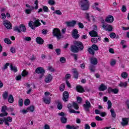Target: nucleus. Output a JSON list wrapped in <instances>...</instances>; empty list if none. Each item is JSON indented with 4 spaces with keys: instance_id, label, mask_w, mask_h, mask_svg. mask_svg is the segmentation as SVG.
<instances>
[{
    "instance_id": "f257e3e1",
    "label": "nucleus",
    "mask_w": 129,
    "mask_h": 129,
    "mask_svg": "<svg viewBox=\"0 0 129 129\" xmlns=\"http://www.w3.org/2000/svg\"><path fill=\"white\" fill-rule=\"evenodd\" d=\"M74 45L71 46V51L73 53H78L79 51L83 50L84 47L82 42L74 41Z\"/></svg>"
},
{
    "instance_id": "f03ea898",
    "label": "nucleus",
    "mask_w": 129,
    "mask_h": 129,
    "mask_svg": "<svg viewBox=\"0 0 129 129\" xmlns=\"http://www.w3.org/2000/svg\"><path fill=\"white\" fill-rule=\"evenodd\" d=\"M52 35L53 37H56L57 40L63 39L64 36L61 34V31L58 28H54L52 31Z\"/></svg>"
},
{
    "instance_id": "7ed1b4c3",
    "label": "nucleus",
    "mask_w": 129,
    "mask_h": 129,
    "mask_svg": "<svg viewBox=\"0 0 129 129\" xmlns=\"http://www.w3.org/2000/svg\"><path fill=\"white\" fill-rule=\"evenodd\" d=\"M28 25L32 30H36V28L40 27L41 23H40V20L37 19L35 20L34 22H33V21H30Z\"/></svg>"
},
{
    "instance_id": "20e7f679",
    "label": "nucleus",
    "mask_w": 129,
    "mask_h": 129,
    "mask_svg": "<svg viewBox=\"0 0 129 129\" xmlns=\"http://www.w3.org/2000/svg\"><path fill=\"white\" fill-rule=\"evenodd\" d=\"M13 30L15 32H18V33H26L27 32V28L24 24H21L19 26L14 27Z\"/></svg>"
},
{
    "instance_id": "39448f33",
    "label": "nucleus",
    "mask_w": 129,
    "mask_h": 129,
    "mask_svg": "<svg viewBox=\"0 0 129 129\" xmlns=\"http://www.w3.org/2000/svg\"><path fill=\"white\" fill-rule=\"evenodd\" d=\"M34 5H36L35 7L31 6L30 9H26L25 10V13L29 15L32 13L33 10H38V9H39V1L36 0L34 2Z\"/></svg>"
},
{
    "instance_id": "423d86ee",
    "label": "nucleus",
    "mask_w": 129,
    "mask_h": 129,
    "mask_svg": "<svg viewBox=\"0 0 129 129\" xmlns=\"http://www.w3.org/2000/svg\"><path fill=\"white\" fill-rule=\"evenodd\" d=\"M89 8L88 0H82L81 1V9L82 11H86L88 10Z\"/></svg>"
},
{
    "instance_id": "0eeeda50",
    "label": "nucleus",
    "mask_w": 129,
    "mask_h": 129,
    "mask_svg": "<svg viewBox=\"0 0 129 129\" xmlns=\"http://www.w3.org/2000/svg\"><path fill=\"white\" fill-rule=\"evenodd\" d=\"M6 110H8V107L7 106H2L1 110L2 113L0 114V117H3L4 116H8L9 113L6 111Z\"/></svg>"
},
{
    "instance_id": "6e6552de",
    "label": "nucleus",
    "mask_w": 129,
    "mask_h": 129,
    "mask_svg": "<svg viewBox=\"0 0 129 129\" xmlns=\"http://www.w3.org/2000/svg\"><path fill=\"white\" fill-rule=\"evenodd\" d=\"M83 107L85 111H89V108L91 107V104L88 100H86L85 103L83 105Z\"/></svg>"
},
{
    "instance_id": "1a4fd4ad",
    "label": "nucleus",
    "mask_w": 129,
    "mask_h": 129,
    "mask_svg": "<svg viewBox=\"0 0 129 129\" xmlns=\"http://www.w3.org/2000/svg\"><path fill=\"white\" fill-rule=\"evenodd\" d=\"M102 27L105 31H108V32H111L112 31V26L109 25H105L104 23H103Z\"/></svg>"
},
{
    "instance_id": "9d476101",
    "label": "nucleus",
    "mask_w": 129,
    "mask_h": 129,
    "mask_svg": "<svg viewBox=\"0 0 129 129\" xmlns=\"http://www.w3.org/2000/svg\"><path fill=\"white\" fill-rule=\"evenodd\" d=\"M74 107L75 109H76V110H78L79 109V107L78 106V104H77L76 102H74L73 103V105H71V104H69L68 105V108L69 109V111L72 109V107Z\"/></svg>"
},
{
    "instance_id": "9b49d317",
    "label": "nucleus",
    "mask_w": 129,
    "mask_h": 129,
    "mask_svg": "<svg viewBox=\"0 0 129 129\" xmlns=\"http://www.w3.org/2000/svg\"><path fill=\"white\" fill-rule=\"evenodd\" d=\"M3 25L8 29V30H11L12 28H13V26H12V24H11V22L8 20H5L3 22Z\"/></svg>"
},
{
    "instance_id": "f8f14e48",
    "label": "nucleus",
    "mask_w": 129,
    "mask_h": 129,
    "mask_svg": "<svg viewBox=\"0 0 129 129\" xmlns=\"http://www.w3.org/2000/svg\"><path fill=\"white\" fill-rule=\"evenodd\" d=\"M72 35L74 39H78L80 35L78 34V30L77 29H74L72 31Z\"/></svg>"
},
{
    "instance_id": "ddd939ff",
    "label": "nucleus",
    "mask_w": 129,
    "mask_h": 129,
    "mask_svg": "<svg viewBox=\"0 0 129 129\" xmlns=\"http://www.w3.org/2000/svg\"><path fill=\"white\" fill-rule=\"evenodd\" d=\"M4 122L6 125H10V123L9 122H12L13 121V118L11 116H8L7 118H4Z\"/></svg>"
},
{
    "instance_id": "4468645a",
    "label": "nucleus",
    "mask_w": 129,
    "mask_h": 129,
    "mask_svg": "<svg viewBox=\"0 0 129 129\" xmlns=\"http://www.w3.org/2000/svg\"><path fill=\"white\" fill-rule=\"evenodd\" d=\"M53 79V77H52V75L50 74H49L47 76H46L44 81L46 83H50L51 81H52V80Z\"/></svg>"
},
{
    "instance_id": "2eb2a0df",
    "label": "nucleus",
    "mask_w": 129,
    "mask_h": 129,
    "mask_svg": "<svg viewBox=\"0 0 129 129\" xmlns=\"http://www.w3.org/2000/svg\"><path fill=\"white\" fill-rule=\"evenodd\" d=\"M69 98V93L67 91H64L63 93V98L62 99L63 101L66 102V101H68V99Z\"/></svg>"
},
{
    "instance_id": "dca6fc26",
    "label": "nucleus",
    "mask_w": 129,
    "mask_h": 129,
    "mask_svg": "<svg viewBox=\"0 0 129 129\" xmlns=\"http://www.w3.org/2000/svg\"><path fill=\"white\" fill-rule=\"evenodd\" d=\"M129 118H122L121 124L122 126L127 125L128 124Z\"/></svg>"
},
{
    "instance_id": "f3484780",
    "label": "nucleus",
    "mask_w": 129,
    "mask_h": 129,
    "mask_svg": "<svg viewBox=\"0 0 129 129\" xmlns=\"http://www.w3.org/2000/svg\"><path fill=\"white\" fill-rule=\"evenodd\" d=\"M36 73L37 74H44L45 73V70L42 67H39L35 70Z\"/></svg>"
},
{
    "instance_id": "a211bd4d",
    "label": "nucleus",
    "mask_w": 129,
    "mask_h": 129,
    "mask_svg": "<svg viewBox=\"0 0 129 129\" xmlns=\"http://www.w3.org/2000/svg\"><path fill=\"white\" fill-rule=\"evenodd\" d=\"M114 20V19L113 18V16H112L111 15H109L106 18L105 21L107 23H112V22H113Z\"/></svg>"
},
{
    "instance_id": "6ab92c4d",
    "label": "nucleus",
    "mask_w": 129,
    "mask_h": 129,
    "mask_svg": "<svg viewBox=\"0 0 129 129\" xmlns=\"http://www.w3.org/2000/svg\"><path fill=\"white\" fill-rule=\"evenodd\" d=\"M43 100L44 103H45L46 104H50L51 102V97H44L43 98Z\"/></svg>"
},
{
    "instance_id": "aec40b11",
    "label": "nucleus",
    "mask_w": 129,
    "mask_h": 129,
    "mask_svg": "<svg viewBox=\"0 0 129 129\" xmlns=\"http://www.w3.org/2000/svg\"><path fill=\"white\" fill-rule=\"evenodd\" d=\"M66 24L67 27H74L76 24V21L73 20L71 22H66Z\"/></svg>"
},
{
    "instance_id": "412c9836",
    "label": "nucleus",
    "mask_w": 129,
    "mask_h": 129,
    "mask_svg": "<svg viewBox=\"0 0 129 129\" xmlns=\"http://www.w3.org/2000/svg\"><path fill=\"white\" fill-rule=\"evenodd\" d=\"M107 89V86L104 85V84H101L99 87V91H104Z\"/></svg>"
},
{
    "instance_id": "4be33fe9",
    "label": "nucleus",
    "mask_w": 129,
    "mask_h": 129,
    "mask_svg": "<svg viewBox=\"0 0 129 129\" xmlns=\"http://www.w3.org/2000/svg\"><path fill=\"white\" fill-rule=\"evenodd\" d=\"M77 91L78 92H80V93H83V92H85L84 89L81 86H77L76 87Z\"/></svg>"
},
{
    "instance_id": "5701e85b",
    "label": "nucleus",
    "mask_w": 129,
    "mask_h": 129,
    "mask_svg": "<svg viewBox=\"0 0 129 129\" xmlns=\"http://www.w3.org/2000/svg\"><path fill=\"white\" fill-rule=\"evenodd\" d=\"M90 36H91V37H98V35L97 34V32L94 30H92L91 31H90L89 33Z\"/></svg>"
},
{
    "instance_id": "b1692460",
    "label": "nucleus",
    "mask_w": 129,
    "mask_h": 129,
    "mask_svg": "<svg viewBox=\"0 0 129 129\" xmlns=\"http://www.w3.org/2000/svg\"><path fill=\"white\" fill-rule=\"evenodd\" d=\"M36 41L37 43L39 44V45H43L44 43V40H43V39H42L41 37H37Z\"/></svg>"
},
{
    "instance_id": "393cba45",
    "label": "nucleus",
    "mask_w": 129,
    "mask_h": 129,
    "mask_svg": "<svg viewBox=\"0 0 129 129\" xmlns=\"http://www.w3.org/2000/svg\"><path fill=\"white\" fill-rule=\"evenodd\" d=\"M67 129H78L79 128V126H74V125H70L69 124L67 125L66 126Z\"/></svg>"
},
{
    "instance_id": "a878e982",
    "label": "nucleus",
    "mask_w": 129,
    "mask_h": 129,
    "mask_svg": "<svg viewBox=\"0 0 129 129\" xmlns=\"http://www.w3.org/2000/svg\"><path fill=\"white\" fill-rule=\"evenodd\" d=\"M10 68L12 71H14V72H18V69L17 67L13 66V64H11L10 66Z\"/></svg>"
},
{
    "instance_id": "bb28decb",
    "label": "nucleus",
    "mask_w": 129,
    "mask_h": 129,
    "mask_svg": "<svg viewBox=\"0 0 129 129\" xmlns=\"http://www.w3.org/2000/svg\"><path fill=\"white\" fill-rule=\"evenodd\" d=\"M91 63L93 65H96L98 63L97 59H96V58H91Z\"/></svg>"
},
{
    "instance_id": "cd10ccee",
    "label": "nucleus",
    "mask_w": 129,
    "mask_h": 129,
    "mask_svg": "<svg viewBox=\"0 0 129 129\" xmlns=\"http://www.w3.org/2000/svg\"><path fill=\"white\" fill-rule=\"evenodd\" d=\"M2 96L3 97V99L6 100V99H8V97L9 96V92L5 91L4 92V93L2 95Z\"/></svg>"
},
{
    "instance_id": "c85d7f7f",
    "label": "nucleus",
    "mask_w": 129,
    "mask_h": 129,
    "mask_svg": "<svg viewBox=\"0 0 129 129\" xmlns=\"http://www.w3.org/2000/svg\"><path fill=\"white\" fill-rule=\"evenodd\" d=\"M8 102L13 103L14 102V97L12 95H10L8 98Z\"/></svg>"
},
{
    "instance_id": "c756f323",
    "label": "nucleus",
    "mask_w": 129,
    "mask_h": 129,
    "mask_svg": "<svg viewBox=\"0 0 129 129\" xmlns=\"http://www.w3.org/2000/svg\"><path fill=\"white\" fill-rule=\"evenodd\" d=\"M73 73L74 74V78H75L76 79H78V72H77V71L76 70H74V71H73Z\"/></svg>"
},
{
    "instance_id": "7c9ffc66",
    "label": "nucleus",
    "mask_w": 129,
    "mask_h": 129,
    "mask_svg": "<svg viewBox=\"0 0 129 129\" xmlns=\"http://www.w3.org/2000/svg\"><path fill=\"white\" fill-rule=\"evenodd\" d=\"M118 85L120 86V87H126L127 85V83H126V82H125L124 83L120 82Z\"/></svg>"
},
{
    "instance_id": "2f4dec72",
    "label": "nucleus",
    "mask_w": 129,
    "mask_h": 129,
    "mask_svg": "<svg viewBox=\"0 0 129 129\" xmlns=\"http://www.w3.org/2000/svg\"><path fill=\"white\" fill-rule=\"evenodd\" d=\"M60 121L62 123H66L67 122V118L65 116H61L60 118Z\"/></svg>"
},
{
    "instance_id": "473e14b6",
    "label": "nucleus",
    "mask_w": 129,
    "mask_h": 129,
    "mask_svg": "<svg viewBox=\"0 0 129 129\" xmlns=\"http://www.w3.org/2000/svg\"><path fill=\"white\" fill-rule=\"evenodd\" d=\"M27 110L33 112L35 110V106L33 105L30 106V107L27 108Z\"/></svg>"
},
{
    "instance_id": "72a5a7b5",
    "label": "nucleus",
    "mask_w": 129,
    "mask_h": 129,
    "mask_svg": "<svg viewBox=\"0 0 129 129\" xmlns=\"http://www.w3.org/2000/svg\"><path fill=\"white\" fill-rule=\"evenodd\" d=\"M98 40H100L99 38H96L94 37V38H92L91 39V41L92 42V43L93 44H95V43H97V42H98Z\"/></svg>"
},
{
    "instance_id": "f704fd0d",
    "label": "nucleus",
    "mask_w": 129,
    "mask_h": 129,
    "mask_svg": "<svg viewBox=\"0 0 129 129\" xmlns=\"http://www.w3.org/2000/svg\"><path fill=\"white\" fill-rule=\"evenodd\" d=\"M110 112H111V114L112 116V117H114V118H115L116 116V114H115V112H114V109H111L110 110Z\"/></svg>"
},
{
    "instance_id": "c9c22d12",
    "label": "nucleus",
    "mask_w": 129,
    "mask_h": 129,
    "mask_svg": "<svg viewBox=\"0 0 129 129\" xmlns=\"http://www.w3.org/2000/svg\"><path fill=\"white\" fill-rule=\"evenodd\" d=\"M48 4L50 6H54L56 3L55 2V1L54 0H48Z\"/></svg>"
},
{
    "instance_id": "e433bc0d",
    "label": "nucleus",
    "mask_w": 129,
    "mask_h": 129,
    "mask_svg": "<svg viewBox=\"0 0 129 129\" xmlns=\"http://www.w3.org/2000/svg\"><path fill=\"white\" fill-rule=\"evenodd\" d=\"M116 64V60L115 59H111L110 62V64L111 66H114Z\"/></svg>"
},
{
    "instance_id": "4c0bfd02",
    "label": "nucleus",
    "mask_w": 129,
    "mask_h": 129,
    "mask_svg": "<svg viewBox=\"0 0 129 129\" xmlns=\"http://www.w3.org/2000/svg\"><path fill=\"white\" fill-rule=\"evenodd\" d=\"M28 74L29 73H28V72H27V71H26L25 70H24L22 73V76H23V77H26V76H27V75H28Z\"/></svg>"
},
{
    "instance_id": "58836bf2",
    "label": "nucleus",
    "mask_w": 129,
    "mask_h": 129,
    "mask_svg": "<svg viewBox=\"0 0 129 129\" xmlns=\"http://www.w3.org/2000/svg\"><path fill=\"white\" fill-rule=\"evenodd\" d=\"M65 89V84H62L59 87V90L60 91H64Z\"/></svg>"
},
{
    "instance_id": "ea45409f",
    "label": "nucleus",
    "mask_w": 129,
    "mask_h": 129,
    "mask_svg": "<svg viewBox=\"0 0 129 129\" xmlns=\"http://www.w3.org/2000/svg\"><path fill=\"white\" fill-rule=\"evenodd\" d=\"M128 74L126 72H123L121 73V76L122 78H124V79H125L126 77H127Z\"/></svg>"
},
{
    "instance_id": "a19ab883",
    "label": "nucleus",
    "mask_w": 129,
    "mask_h": 129,
    "mask_svg": "<svg viewBox=\"0 0 129 129\" xmlns=\"http://www.w3.org/2000/svg\"><path fill=\"white\" fill-rule=\"evenodd\" d=\"M88 52L90 53V54H92V55H94L95 54L94 50L92 47L88 48Z\"/></svg>"
},
{
    "instance_id": "79ce46f5",
    "label": "nucleus",
    "mask_w": 129,
    "mask_h": 129,
    "mask_svg": "<svg viewBox=\"0 0 129 129\" xmlns=\"http://www.w3.org/2000/svg\"><path fill=\"white\" fill-rule=\"evenodd\" d=\"M91 47L93 50H94V51H98V46H97V45L93 44Z\"/></svg>"
},
{
    "instance_id": "37998d69",
    "label": "nucleus",
    "mask_w": 129,
    "mask_h": 129,
    "mask_svg": "<svg viewBox=\"0 0 129 129\" xmlns=\"http://www.w3.org/2000/svg\"><path fill=\"white\" fill-rule=\"evenodd\" d=\"M30 102H31V101H30L29 99H26L24 101V105H26V106L29 105Z\"/></svg>"
},
{
    "instance_id": "c03bdc74",
    "label": "nucleus",
    "mask_w": 129,
    "mask_h": 129,
    "mask_svg": "<svg viewBox=\"0 0 129 129\" xmlns=\"http://www.w3.org/2000/svg\"><path fill=\"white\" fill-rule=\"evenodd\" d=\"M69 112H70V113H80V111H75V110L72 109L69 110Z\"/></svg>"
},
{
    "instance_id": "a18cd8bd",
    "label": "nucleus",
    "mask_w": 129,
    "mask_h": 129,
    "mask_svg": "<svg viewBox=\"0 0 129 129\" xmlns=\"http://www.w3.org/2000/svg\"><path fill=\"white\" fill-rule=\"evenodd\" d=\"M107 105H108V109H109L110 108H111V106L112 105V104L111 103V101L110 100H108L107 102Z\"/></svg>"
},
{
    "instance_id": "49530a36",
    "label": "nucleus",
    "mask_w": 129,
    "mask_h": 129,
    "mask_svg": "<svg viewBox=\"0 0 129 129\" xmlns=\"http://www.w3.org/2000/svg\"><path fill=\"white\" fill-rule=\"evenodd\" d=\"M18 103L20 106H22L24 105V101L23 100V99H20L18 101Z\"/></svg>"
},
{
    "instance_id": "de8ad7c7",
    "label": "nucleus",
    "mask_w": 129,
    "mask_h": 129,
    "mask_svg": "<svg viewBox=\"0 0 129 129\" xmlns=\"http://www.w3.org/2000/svg\"><path fill=\"white\" fill-rule=\"evenodd\" d=\"M44 95V97H49V96H52V94L50 93L49 92H45Z\"/></svg>"
},
{
    "instance_id": "09e8293b",
    "label": "nucleus",
    "mask_w": 129,
    "mask_h": 129,
    "mask_svg": "<svg viewBox=\"0 0 129 129\" xmlns=\"http://www.w3.org/2000/svg\"><path fill=\"white\" fill-rule=\"evenodd\" d=\"M89 69L91 72H94L95 71V67L94 66H91L89 67Z\"/></svg>"
},
{
    "instance_id": "8fccbe9b",
    "label": "nucleus",
    "mask_w": 129,
    "mask_h": 129,
    "mask_svg": "<svg viewBox=\"0 0 129 129\" xmlns=\"http://www.w3.org/2000/svg\"><path fill=\"white\" fill-rule=\"evenodd\" d=\"M53 14H56V15H62V12L60 10H55L53 12Z\"/></svg>"
},
{
    "instance_id": "3c124183",
    "label": "nucleus",
    "mask_w": 129,
    "mask_h": 129,
    "mask_svg": "<svg viewBox=\"0 0 129 129\" xmlns=\"http://www.w3.org/2000/svg\"><path fill=\"white\" fill-rule=\"evenodd\" d=\"M121 11V12H122V13H125V12H126V7H125V6L123 5L122 6Z\"/></svg>"
},
{
    "instance_id": "603ef678",
    "label": "nucleus",
    "mask_w": 129,
    "mask_h": 129,
    "mask_svg": "<svg viewBox=\"0 0 129 129\" xmlns=\"http://www.w3.org/2000/svg\"><path fill=\"white\" fill-rule=\"evenodd\" d=\"M24 41H27V42H30L32 38L30 37H25L24 38Z\"/></svg>"
},
{
    "instance_id": "864d4df0",
    "label": "nucleus",
    "mask_w": 129,
    "mask_h": 129,
    "mask_svg": "<svg viewBox=\"0 0 129 129\" xmlns=\"http://www.w3.org/2000/svg\"><path fill=\"white\" fill-rule=\"evenodd\" d=\"M119 90L117 88L113 89V92L114 94H117L118 93Z\"/></svg>"
},
{
    "instance_id": "5fc2aeb1",
    "label": "nucleus",
    "mask_w": 129,
    "mask_h": 129,
    "mask_svg": "<svg viewBox=\"0 0 129 129\" xmlns=\"http://www.w3.org/2000/svg\"><path fill=\"white\" fill-rule=\"evenodd\" d=\"M4 41L5 42V43H6V44H11V40H10V39L9 38H5L4 39Z\"/></svg>"
},
{
    "instance_id": "6e6d98bb",
    "label": "nucleus",
    "mask_w": 129,
    "mask_h": 129,
    "mask_svg": "<svg viewBox=\"0 0 129 129\" xmlns=\"http://www.w3.org/2000/svg\"><path fill=\"white\" fill-rule=\"evenodd\" d=\"M85 17L86 19H87L88 20V21H90L89 13H85Z\"/></svg>"
},
{
    "instance_id": "4d7b16f0",
    "label": "nucleus",
    "mask_w": 129,
    "mask_h": 129,
    "mask_svg": "<svg viewBox=\"0 0 129 129\" xmlns=\"http://www.w3.org/2000/svg\"><path fill=\"white\" fill-rule=\"evenodd\" d=\"M60 61L61 63H65V62H66V58H65V57H61L60 58Z\"/></svg>"
},
{
    "instance_id": "13d9d810",
    "label": "nucleus",
    "mask_w": 129,
    "mask_h": 129,
    "mask_svg": "<svg viewBox=\"0 0 129 129\" xmlns=\"http://www.w3.org/2000/svg\"><path fill=\"white\" fill-rule=\"evenodd\" d=\"M8 66H10V63L7 62L4 66V67L2 68V70H6V69H7V68H8Z\"/></svg>"
},
{
    "instance_id": "bf43d9fd",
    "label": "nucleus",
    "mask_w": 129,
    "mask_h": 129,
    "mask_svg": "<svg viewBox=\"0 0 129 129\" xmlns=\"http://www.w3.org/2000/svg\"><path fill=\"white\" fill-rule=\"evenodd\" d=\"M43 10L44 12H49V8L47 6H43Z\"/></svg>"
},
{
    "instance_id": "052dcab7",
    "label": "nucleus",
    "mask_w": 129,
    "mask_h": 129,
    "mask_svg": "<svg viewBox=\"0 0 129 129\" xmlns=\"http://www.w3.org/2000/svg\"><path fill=\"white\" fill-rule=\"evenodd\" d=\"M108 93H112L113 91V89H112L111 87H109L107 89Z\"/></svg>"
},
{
    "instance_id": "680f3d73",
    "label": "nucleus",
    "mask_w": 129,
    "mask_h": 129,
    "mask_svg": "<svg viewBox=\"0 0 129 129\" xmlns=\"http://www.w3.org/2000/svg\"><path fill=\"white\" fill-rule=\"evenodd\" d=\"M104 43H109V39L107 37H105L103 40Z\"/></svg>"
},
{
    "instance_id": "e2e57ef3",
    "label": "nucleus",
    "mask_w": 129,
    "mask_h": 129,
    "mask_svg": "<svg viewBox=\"0 0 129 129\" xmlns=\"http://www.w3.org/2000/svg\"><path fill=\"white\" fill-rule=\"evenodd\" d=\"M77 100L78 103H81V102H82V98H81V97H77Z\"/></svg>"
},
{
    "instance_id": "0e129e2a",
    "label": "nucleus",
    "mask_w": 129,
    "mask_h": 129,
    "mask_svg": "<svg viewBox=\"0 0 129 129\" xmlns=\"http://www.w3.org/2000/svg\"><path fill=\"white\" fill-rule=\"evenodd\" d=\"M57 106L58 109H59V110L62 109V107H63V105L60 103H59L57 104Z\"/></svg>"
},
{
    "instance_id": "69168bd1",
    "label": "nucleus",
    "mask_w": 129,
    "mask_h": 129,
    "mask_svg": "<svg viewBox=\"0 0 129 129\" xmlns=\"http://www.w3.org/2000/svg\"><path fill=\"white\" fill-rule=\"evenodd\" d=\"M55 52L57 55H60L61 54V49L57 48L55 49Z\"/></svg>"
},
{
    "instance_id": "338daca9",
    "label": "nucleus",
    "mask_w": 129,
    "mask_h": 129,
    "mask_svg": "<svg viewBox=\"0 0 129 129\" xmlns=\"http://www.w3.org/2000/svg\"><path fill=\"white\" fill-rule=\"evenodd\" d=\"M78 26L79 28H81V29H83V28H84V25L81 22L78 23Z\"/></svg>"
},
{
    "instance_id": "774afa93",
    "label": "nucleus",
    "mask_w": 129,
    "mask_h": 129,
    "mask_svg": "<svg viewBox=\"0 0 129 129\" xmlns=\"http://www.w3.org/2000/svg\"><path fill=\"white\" fill-rule=\"evenodd\" d=\"M1 19H2V20H5V19H6L7 18V16L6 15V14L5 13H2L1 14Z\"/></svg>"
}]
</instances>
